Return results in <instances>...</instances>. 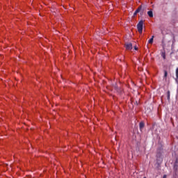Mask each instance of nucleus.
I'll use <instances>...</instances> for the list:
<instances>
[{"instance_id": "obj_5", "label": "nucleus", "mask_w": 178, "mask_h": 178, "mask_svg": "<svg viewBox=\"0 0 178 178\" xmlns=\"http://www.w3.org/2000/svg\"><path fill=\"white\" fill-rule=\"evenodd\" d=\"M147 15L149 17H154V13L152 12V10H150L147 12Z\"/></svg>"}, {"instance_id": "obj_8", "label": "nucleus", "mask_w": 178, "mask_h": 178, "mask_svg": "<svg viewBox=\"0 0 178 178\" xmlns=\"http://www.w3.org/2000/svg\"><path fill=\"white\" fill-rule=\"evenodd\" d=\"M167 99L168 100V101H170V91H168L167 92Z\"/></svg>"}, {"instance_id": "obj_11", "label": "nucleus", "mask_w": 178, "mask_h": 178, "mask_svg": "<svg viewBox=\"0 0 178 178\" xmlns=\"http://www.w3.org/2000/svg\"><path fill=\"white\" fill-rule=\"evenodd\" d=\"M114 88H115V90H117V91H118V90H119V88H118V86H115Z\"/></svg>"}, {"instance_id": "obj_4", "label": "nucleus", "mask_w": 178, "mask_h": 178, "mask_svg": "<svg viewBox=\"0 0 178 178\" xmlns=\"http://www.w3.org/2000/svg\"><path fill=\"white\" fill-rule=\"evenodd\" d=\"M144 126H145V124H144L143 122H141L139 123V129L140 131H143V129H144Z\"/></svg>"}, {"instance_id": "obj_7", "label": "nucleus", "mask_w": 178, "mask_h": 178, "mask_svg": "<svg viewBox=\"0 0 178 178\" xmlns=\"http://www.w3.org/2000/svg\"><path fill=\"white\" fill-rule=\"evenodd\" d=\"M161 56L163 59H166V53H165V51H162Z\"/></svg>"}, {"instance_id": "obj_14", "label": "nucleus", "mask_w": 178, "mask_h": 178, "mask_svg": "<svg viewBox=\"0 0 178 178\" xmlns=\"http://www.w3.org/2000/svg\"><path fill=\"white\" fill-rule=\"evenodd\" d=\"M145 8H147V6H145Z\"/></svg>"}, {"instance_id": "obj_12", "label": "nucleus", "mask_w": 178, "mask_h": 178, "mask_svg": "<svg viewBox=\"0 0 178 178\" xmlns=\"http://www.w3.org/2000/svg\"><path fill=\"white\" fill-rule=\"evenodd\" d=\"M134 49H136V51H137V46L134 47Z\"/></svg>"}, {"instance_id": "obj_9", "label": "nucleus", "mask_w": 178, "mask_h": 178, "mask_svg": "<svg viewBox=\"0 0 178 178\" xmlns=\"http://www.w3.org/2000/svg\"><path fill=\"white\" fill-rule=\"evenodd\" d=\"M168 77V71H164V78L166 79Z\"/></svg>"}, {"instance_id": "obj_13", "label": "nucleus", "mask_w": 178, "mask_h": 178, "mask_svg": "<svg viewBox=\"0 0 178 178\" xmlns=\"http://www.w3.org/2000/svg\"><path fill=\"white\" fill-rule=\"evenodd\" d=\"M163 178H166V175H164V176L163 177Z\"/></svg>"}, {"instance_id": "obj_6", "label": "nucleus", "mask_w": 178, "mask_h": 178, "mask_svg": "<svg viewBox=\"0 0 178 178\" xmlns=\"http://www.w3.org/2000/svg\"><path fill=\"white\" fill-rule=\"evenodd\" d=\"M154 35L152 36V38H150L149 40H148V44H152L154 42Z\"/></svg>"}, {"instance_id": "obj_10", "label": "nucleus", "mask_w": 178, "mask_h": 178, "mask_svg": "<svg viewBox=\"0 0 178 178\" xmlns=\"http://www.w3.org/2000/svg\"><path fill=\"white\" fill-rule=\"evenodd\" d=\"M176 77L178 79V67L176 69Z\"/></svg>"}, {"instance_id": "obj_2", "label": "nucleus", "mask_w": 178, "mask_h": 178, "mask_svg": "<svg viewBox=\"0 0 178 178\" xmlns=\"http://www.w3.org/2000/svg\"><path fill=\"white\" fill-rule=\"evenodd\" d=\"M125 48H126V49H128V50L133 49V44L126 43L125 44Z\"/></svg>"}, {"instance_id": "obj_3", "label": "nucleus", "mask_w": 178, "mask_h": 178, "mask_svg": "<svg viewBox=\"0 0 178 178\" xmlns=\"http://www.w3.org/2000/svg\"><path fill=\"white\" fill-rule=\"evenodd\" d=\"M143 9V5H140L138 9L134 12V16L137 15V13H140V12L141 11V10Z\"/></svg>"}, {"instance_id": "obj_1", "label": "nucleus", "mask_w": 178, "mask_h": 178, "mask_svg": "<svg viewBox=\"0 0 178 178\" xmlns=\"http://www.w3.org/2000/svg\"><path fill=\"white\" fill-rule=\"evenodd\" d=\"M144 26V21L141 20L137 24V29L140 34H143V27Z\"/></svg>"}]
</instances>
